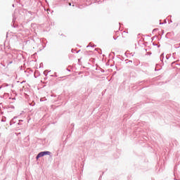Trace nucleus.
Instances as JSON below:
<instances>
[{"label":"nucleus","instance_id":"obj_1","mask_svg":"<svg viewBox=\"0 0 180 180\" xmlns=\"http://www.w3.org/2000/svg\"><path fill=\"white\" fill-rule=\"evenodd\" d=\"M41 157H44V155L43 152L39 153L37 155L36 158H37V160H38L39 158H41Z\"/></svg>","mask_w":180,"mask_h":180},{"label":"nucleus","instance_id":"obj_2","mask_svg":"<svg viewBox=\"0 0 180 180\" xmlns=\"http://www.w3.org/2000/svg\"><path fill=\"white\" fill-rule=\"evenodd\" d=\"M42 153L44 154V155H50V154H51L50 151H44L42 152Z\"/></svg>","mask_w":180,"mask_h":180},{"label":"nucleus","instance_id":"obj_3","mask_svg":"<svg viewBox=\"0 0 180 180\" xmlns=\"http://www.w3.org/2000/svg\"><path fill=\"white\" fill-rule=\"evenodd\" d=\"M16 118V117H14L13 120H11L10 122V124L12 125L13 123H15V119Z\"/></svg>","mask_w":180,"mask_h":180},{"label":"nucleus","instance_id":"obj_4","mask_svg":"<svg viewBox=\"0 0 180 180\" xmlns=\"http://www.w3.org/2000/svg\"><path fill=\"white\" fill-rule=\"evenodd\" d=\"M1 122H6V117H4L1 119Z\"/></svg>","mask_w":180,"mask_h":180},{"label":"nucleus","instance_id":"obj_5","mask_svg":"<svg viewBox=\"0 0 180 180\" xmlns=\"http://www.w3.org/2000/svg\"><path fill=\"white\" fill-rule=\"evenodd\" d=\"M46 72H47V70H45V71L44 72V74H46Z\"/></svg>","mask_w":180,"mask_h":180},{"label":"nucleus","instance_id":"obj_6","mask_svg":"<svg viewBox=\"0 0 180 180\" xmlns=\"http://www.w3.org/2000/svg\"><path fill=\"white\" fill-rule=\"evenodd\" d=\"M162 56H164V53H162V55L160 56V57H162Z\"/></svg>","mask_w":180,"mask_h":180},{"label":"nucleus","instance_id":"obj_7","mask_svg":"<svg viewBox=\"0 0 180 180\" xmlns=\"http://www.w3.org/2000/svg\"><path fill=\"white\" fill-rule=\"evenodd\" d=\"M69 6H71V3H69Z\"/></svg>","mask_w":180,"mask_h":180},{"label":"nucleus","instance_id":"obj_8","mask_svg":"<svg viewBox=\"0 0 180 180\" xmlns=\"http://www.w3.org/2000/svg\"><path fill=\"white\" fill-rule=\"evenodd\" d=\"M2 88V86H0V89Z\"/></svg>","mask_w":180,"mask_h":180},{"label":"nucleus","instance_id":"obj_9","mask_svg":"<svg viewBox=\"0 0 180 180\" xmlns=\"http://www.w3.org/2000/svg\"><path fill=\"white\" fill-rule=\"evenodd\" d=\"M18 124L19 125V124H20V122H18Z\"/></svg>","mask_w":180,"mask_h":180},{"label":"nucleus","instance_id":"obj_10","mask_svg":"<svg viewBox=\"0 0 180 180\" xmlns=\"http://www.w3.org/2000/svg\"><path fill=\"white\" fill-rule=\"evenodd\" d=\"M13 6H15V4H13Z\"/></svg>","mask_w":180,"mask_h":180}]
</instances>
